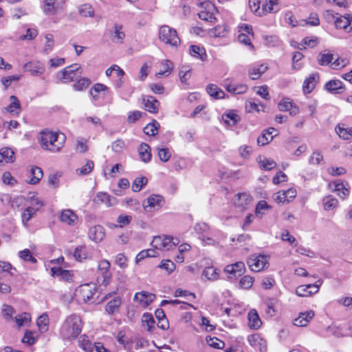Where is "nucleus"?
<instances>
[{
    "instance_id": "nucleus-40",
    "label": "nucleus",
    "mask_w": 352,
    "mask_h": 352,
    "mask_svg": "<svg viewBox=\"0 0 352 352\" xmlns=\"http://www.w3.org/2000/svg\"><path fill=\"white\" fill-rule=\"evenodd\" d=\"M333 59L335 55L327 51L320 53L318 56V62L321 65L330 64Z\"/></svg>"
},
{
    "instance_id": "nucleus-51",
    "label": "nucleus",
    "mask_w": 352,
    "mask_h": 352,
    "mask_svg": "<svg viewBox=\"0 0 352 352\" xmlns=\"http://www.w3.org/2000/svg\"><path fill=\"white\" fill-rule=\"evenodd\" d=\"M78 12L84 17H93L94 16V10L90 4L80 6Z\"/></svg>"
},
{
    "instance_id": "nucleus-15",
    "label": "nucleus",
    "mask_w": 352,
    "mask_h": 352,
    "mask_svg": "<svg viewBox=\"0 0 352 352\" xmlns=\"http://www.w3.org/2000/svg\"><path fill=\"white\" fill-rule=\"evenodd\" d=\"M142 103L144 109L151 113H157L159 111L160 102L151 96H144Z\"/></svg>"
},
{
    "instance_id": "nucleus-61",
    "label": "nucleus",
    "mask_w": 352,
    "mask_h": 352,
    "mask_svg": "<svg viewBox=\"0 0 352 352\" xmlns=\"http://www.w3.org/2000/svg\"><path fill=\"white\" fill-rule=\"evenodd\" d=\"M254 278L250 276H245L239 281L240 286L243 289H250L253 284Z\"/></svg>"
},
{
    "instance_id": "nucleus-35",
    "label": "nucleus",
    "mask_w": 352,
    "mask_h": 352,
    "mask_svg": "<svg viewBox=\"0 0 352 352\" xmlns=\"http://www.w3.org/2000/svg\"><path fill=\"white\" fill-rule=\"evenodd\" d=\"M258 162L260 168L266 170L273 169L276 165V163L272 159L267 158L264 156H259Z\"/></svg>"
},
{
    "instance_id": "nucleus-34",
    "label": "nucleus",
    "mask_w": 352,
    "mask_h": 352,
    "mask_svg": "<svg viewBox=\"0 0 352 352\" xmlns=\"http://www.w3.org/2000/svg\"><path fill=\"white\" fill-rule=\"evenodd\" d=\"M31 178L28 182L30 184H37L43 177V173L41 168L38 166H32L30 169Z\"/></svg>"
},
{
    "instance_id": "nucleus-19",
    "label": "nucleus",
    "mask_w": 352,
    "mask_h": 352,
    "mask_svg": "<svg viewBox=\"0 0 352 352\" xmlns=\"http://www.w3.org/2000/svg\"><path fill=\"white\" fill-rule=\"evenodd\" d=\"M88 235L89 239L96 243L100 242L105 236L104 229L101 226H94L89 228Z\"/></svg>"
},
{
    "instance_id": "nucleus-12",
    "label": "nucleus",
    "mask_w": 352,
    "mask_h": 352,
    "mask_svg": "<svg viewBox=\"0 0 352 352\" xmlns=\"http://www.w3.org/2000/svg\"><path fill=\"white\" fill-rule=\"evenodd\" d=\"M155 298V295L146 291L137 292L133 298L134 301L138 302L140 306L146 308L148 306Z\"/></svg>"
},
{
    "instance_id": "nucleus-52",
    "label": "nucleus",
    "mask_w": 352,
    "mask_h": 352,
    "mask_svg": "<svg viewBox=\"0 0 352 352\" xmlns=\"http://www.w3.org/2000/svg\"><path fill=\"white\" fill-rule=\"evenodd\" d=\"M49 318L47 314L41 315L37 320V325L40 331L44 333L48 330Z\"/></svg>"
},
{
    "instance_id": "nucleus-39",
    "label": "nucleus",
    "mask_w": 352,
    "mask_h": 352,
    "mask_svg": "<svg viewBox=\"0 0 352 352\" xmlns=\"http://www.w3.org/2000/svg\"><path fill=\"white\" fill-rule=\"evenodd\" d=\"M222 119L225 123L230 126L235 125L240 120L239 116L233 111L223 114Z\"/></svg>"
},
{
    "instance_id": "nucleus-20",
    "label": "nucleus",
    "mask_w": 352,
    "mask_h": 352,
    "mask_svg": "<svg viewBox=\"0 0 352 352\" xmlns=\"http://www.w3.org/2000/svg\"><path fill=\"white\" fill-rule=\"evenodd\" d=\"M226 89L234 94H242L248 91V87L243 84L234 85L228 82V80H226L223 83Z\"/></svg>"
},
{
    "instance_id": "nucleus-5",
    "label": "nucleus",
    "mask_w": 352,
    "mask_h": 352,
    "mask_svg": "<svg viewBox=\"0 0 352 352\" xmlns=\"http://www.w3.org/2000/svg\"><path fill=\"white\" fill-rule=\"evenodd\" d=\"M96 292L95 284H84L76 289L75 295L79 300L87 302L94 298Z\"/></svg>"
},
{
    "instance_id": "nucleus-58",
    "label": "nucleus",
    "mask_w": 352,
    "mask_h": 352,
    "mask_svg": "<svg viewBox=\"0 0 352 352\" xmlns=\"http://www.w3.org/2000/svg\"><path fill=\"white\" fill-rule=\"evenodd\" d=\"M228 30L225 25H217L210 30V34L214 37H223L226 36Z\"/></svg>"
},
{
    "instance_id": "nucleus-47",
    "label": "nucleus",
    "mask_w": 352,
    "mask_h": 352,
    "mask_svg": "<svg viewBox=\"0 0 352 352\" xmlns=\"http://www.w3.org/2000/svg\"><path fill=\"white\" fill-rule=\"evenodd\" d=\"M91 84V80L87 78H82L78 79L74 85V90L81 91L86 89Z\"/></svg>"
},
{
    "instance_id": "nucleus-2",
    "label": "nucleus",
    "mask_w": 352,
    "mask_h": 352,
    "mask_svg": "<svg viewBox=\"0 0 352 352\" xmlns=\"http://www.w3.org/2000/svg\"><path fill=\"white\" fill-rule=\"evenodd\" d=\"M82 321L80 316L72 314L68 316L63 322L60 334L64 340L76 338L82 331Z\"/></svg>"
},
{
    "instance_id": "nucleus-56",
    "label": "nucleus",
    "mask_w": 352,
    "mask_h": 352,
    "mask_svg": "<svg viewBox=\"0 0 352 352\" xmlns=\"http://www.w3.org/2000/svg\"><path fill=\"white\" fill-rule=\"evenodd\" d=\"M110 263L107 260H102L99 262L98 270L101 272L104 278L109 276Z\"/></svg>"
},
{
    "instance_id": "nucleus-9",
    "label": "nucleus",
    "mask_w": 352,
    "mask_h": 352,
    "mask_svg": "<svg viewBox=\"0 0 352 352\" xmlns=\"http://www.w3.org/2000/svg\"><path fill=\"white\" fill-rule=\"evenodd\" d=\"M250 270L254 272H260L268 266L267 258L264 255L252 256L248 261Z\"/></svg>"
},
{
    "instance_id": "nucleus-4",
    "label": "nucleus",
    "mask_w": 352,
    "mask_h": 352,
    "mask_svg": "<svg viewBox=\"0 0 352 352\" xmlns=\"http://www.w3.org/2000/svg\"><path fill=\"white\" fill-rule=\"evenodd\" d=\"M159 38L162 41L171 46L176 47L180 43L176 30L168 25H163L160 28Z\"/></svg>"
},
{
    "instance_id": "nucleus-30",
    "label": "nucleus",
    "mask_w": 352,
    "mask_h": 352,
    "mask_svg": "<svg viewBox=\"0 0 352 352\" xmlns=\"http://www.w3.org/2000/svg\"><path fill=\"white\" fill-rule=\"evenodd\" d=\"M138 153L140 159L144 162H148L151 159L150 146L146 143H142L138 147Z\"/></svg>"
},
{
    "instance_id": "nucleus-44",
    "label": "nucleus",
    "mask_w": 352,
    "mask_h": 352,
    "mask_svg": "<svg viewBox=\"0 0 352 352\" xmlns=\"http://www.w3.org/2000/svg\"><path fill=\"white\" fill-rule=\"evenodd\" d=\"M208 94L217 99L224 97V92L215 85H209L206 88Z\"/></svg>"
},
{
    "instance_id": "nucleus-46",
    "label": "nucleus",
    "mask_w": 352,
    "mask_h": 352,
    "mask_svg": "<svg viewBox=\"0 0 352 352\" xmlns=\"http://www.w3.org/2000/svg\"><path fill=\"white\" fill-rule=\"evenodd\" d=\"M142 322L144 324H146L147 331L151 332L155 329V320L151 314L144 313L142 316Z\"/></svg>"
},
{
    "instance_id": "nucleus-1",
    "label": "nucleus",
    "mask_w": 352,
    "mask_h": 352,
    "mask_svg": "<svg viewBox=\"0 0 352 352\" xmlns=\"http://www.w3.org/2000/svg\"><path fill=\"white\" fill-rule=\"evenodd\" d=\"M38 140L43 149L58 153L65 146L66 136L63 133L45 129L38 134Z\"/></svg>"
},
{
    "instance_id": "nucleus-48",
    "label": "nucleus",
    "mask_w": 352,
    "mask_h": 352,
    "mask_svg": "<svg viewBox=\"0 0 352 352\" xmlns=\"http://www.w3.org/2000/svg\"><path fill=\"white\" fill-rule=\"evenodd\" d=\"M217 270L213 266L207 267L203 272V275L210 280H215L219 277Z\"/></svg>"
},
{
    "instance_id": "nucleus-14",
    "label": "nucleus",
    "mask_w": 352,
    "mask_h": 352,
    "mask_svg": "<svg viewBox=\"0 0 352 352\" xmlns=\"http://www.w3.org/2000/svg\"><path fill=\"white\" fill-rule=\"evenodd\" d=\"M334 23L337 29H342L345 32L352 31V16L349 15L336 17Z\"/></svg>"
},
{
    "instance_id": "nucleus-31",
    "label": "nucleus",
    "mask_w": 352,
    "mask_h": 352,
    "mask_svg": "<svg viewBox=\"0 0 352 352\" xmlns=\"http://www.w3.org/2000/svg\"><path fill=\"white\" fill-rule=\"evenodd\" d=\"M125 37V34L122 31V25L115 24L113 26V32L112 34V41L114 43H122Z\"/></svg>"
},
{
    "instance_id": "nucleus-11",
    "label": "nucleus",
    "mask_w": 352,
    "mask_h": 352,
    "mask_svg": "<svg viewBox=\"0 0 352 352\" xmlns=\"http://www.w3.org/2000/svg\"><path fill=\"white\" fill-rule=\"evenodd\" d=\"M23 69L25 72H29L32 76H38L44 74L45 68L44 65L37 60H32L26 63Z\"/></svg>"
},
{
    "instance_id": "nucleus-18",
    "label": "nucleus",
    "mask_w": 352,
    "mask_h": 352,
    "mask_svg": "<svg viewBox=\"0 0 352 352\" xmlns=\"http://www.w3.org/2000/svg\"><path fill=\"white\" fill-rule=\"evenodd\" d=\"M63 0H45L44 11L47 14H54L62 8Z\"/></svg>"
},
{
    "instance_id": "nucleus-43",
    "label": "nucleus",
    "mask_w": 352,
    "mask_h": 352,
    "mask_svg": "<svg viewBox=\"0 0 352 352\" xmlns=\"http://www.w3.org/2000/svg\"><path fill=\"white\" fill-rule=\"evenodd\" d=\"M322 283V280L313 276H309V294H316Z\"/></svg>"
},
{
    "instance_id": "nucleus-26",
    "label": "nucleus",
    "mask_w": 352,
    "mask_h": 352,
    "mask_svg": "<svg viewBox=\"0 0 352 352\" xmlns=\"http://www.w3.org/2000/svg\"><path fill=\"white\" fill-rule=\"evenodd\" d=\"M14 160V153L8 147L2 148L0 150V164L11 163Z\"/></svg>"
},
{
    "instance_id": "nucleus-6",
    "label": "nucleus",
    "mask_w": 352,
    "mask_h": 352,
    "mask_svg": "<svg viewBox=\"0 0 352 352\" xmlns=\"http://www.w3.org/2000/svg\"><path fill=\"white\" fill-rule=\"evenodd\" d=\"M80 69V67L78 64H74L64 68L58 74L60 81L65 83L77 79L81 74V72H79Z\"/></svg>"
},
{
    "instance_id": "nucleus-10",
    "label": "nucleus",
    "mask_w": 352,
    "mask_h": 352,
    "mask_svg": "<svg viewBox=\"0 0 352 352\" xmlns=\"http://www.w3.org/2000/svg\"><path fill=\"white\" fill-rule=\"evenodd\" d=\"M234 206L239 211L248 210L252 204V197L246 193H239L233 199Z\"/></svg>"
},
{
    "instance_id": "nucleus-57",
    "label": "nucleus",
    "mask_w": 352,
    "mask_h": 352,
    "mask_svg": "<svg viewBox=\"0 0 352 352\" xmlns=\"http://www.w3.org/2000/svg\"><path fill=\"white\" fill-rule=\"evenodd\" d=\"M14 319L18 327H20L25 325L30 321V315L28 313L24 312L16 316Z\"/></svg>"
},
{
    "instance_id": "nucleus-37",
    "label": "nucleus",
    "mask_w": 352,
    "mask_h": 352,
    "mask_svg": "<svg viewBox=\"0 0 352 352\" xmlns=\"http://www.w3.org/2000/svg\"><path fill=\"white\" fill-rule=\"evenodd\" d=\"M121 303V298L120 297H115L109 302H108V303L106 305V311L109 314H113V313L118 310Z\"/></svg>"
},
{
    "instance_id": "nucleus-42",
    "label": "nucleus",
    "mask_w": 352,
    "mask_h": 352,
    "mask_svg": "<svg viewBox=\"0 0 352 352\" xmlns=\"http://www.w3.org/2000/svg\"><path fill=\"white\" fill-rule=\"evenodd\" d=\"M78 346L85 352H92L94 346L85 335H82L78 340Z\"/></svg>"
},
{
    "instance_id": "nucleus-62",
    "label": "nucleus",
    "mask_w": 352,
    "mask_h": 352,
    "mask_svg": "<svg viewBox=\"0 0 352 352\" xmlns=\"http://www.w3.org/2000/svg\"><path fill=\"white\" fill-rule=\"evenodd\" d=\"M132 221V217L126 214H120L117 219V222L119 223V226L122 228L125 226L129 225Z\"/></svg>"
},
{
    "instance_id": "nucleus-13",
    "label": "nucleus",
    "mask_w": 352,
    "mask_h": 352,
    "mask_svg": "<svg viewBox=\"0 0 352 352\" xmlns=\"http://www.w3.org/2000/svg\"><path fill=\"white\" fill-rule=\"evenodd\" d=\"M245 264L243 262H236L234 264L228 265L224 272L228 274L229 278L241 276L245 271Z\"/></svg>"
},
{
    "instance_id": "nucleus-64",
    "label": "nucleus",
    "mask_w": 352,
    "mask_h": 352,
    "mask_svg": "<svg viewBox=\"0 0 352 352\" xmlns=\"http://www.w3.org/2000/svg\"><path fill=\"white\" fill-rule=\"evenodd\" d=\"M158 156L160 160L166 162L170 160L171 154L167 148H162L158 149Z\"/></svg>"
},
{
    "instance_id": "nucleus-21",
    "label": "nucleus",
    "mask_w": 352,
    "mask_h": 352,
    "mask_svg": "<svg viewBox=\"0 0 352 352\" xmlns=\"http://www.w3.org/2000/svg\"><path fill=\"white\" fill-rule=\"evenodd\" d=\"M335 130L339 137L344 140L352 138V127H348L345 124H338Z\"/></svg>"
},
{
    "instance_id": "nucleus-60",
    "label": "nucleus",
    "mask_w": 352,
    "mask_h": 352,
    "mask_svg": "<svg viewBox=\"0 0 352 352\" xmlns=\"http://www.w3.org/2000/svg\"><path fill=\"white\" fill-rule=\"evenodd\" d=\"M94 164L92 161H88L81 168L77 169L76 172L78 175H86L91 172L94 168Z\"/></svg>"
},
{
    "instance_id": "nucleus-24",
    "label": "nucleus",
    "mask_w": 352,
    "mask_h": 352,
    "mask_svg": "<svg viewBox=\"0 0 352 352\" xmlns=\"http://www.w3.org/2000/svg\"><path fill=\"white\" fill-rule=\"evenodd\" d=\"M51 272L54 276L59 277L60 279L65 281H69L72 279L73 274L71 271L64 270L61 267H52Z\"/></svg>"
},
{
    "instance_id": "nucleus-32",
    "label": "nucleus",
    "mask_w": 352,
    "mask_h": 352,
    "mask_svg": "<svg viewBox=\"0 0 352 352\" xmlns=\"http://www.w3.org/2000/svg\"><path fill=\"white\" fill-rule=\"evenodd\" d=\"M279 10L278 0H266L265 4L263 5L261 12L264 13H275Z\"/></svg>"
},
{
    "instance_id": "nucleus-63",
    "label": "nucleus",
    "mask_w": 352,
    "mask_h": 352,
    "mask_svg": "<svg viewBox=\"0 0 352 352\" xmlns=\"http://www.w3.org/2000/svg\"><path fill=\"white\" fill-rule=\"evenodd\" d=\"M14 312V309L8 305H3L2 308V314L6 320H10L12 318V316Z\"/></svg>"
},
{
    "instance_id": "nucleus-55",
    "label": "nucleus",
    "mask_w": 352,
    "mask_h": 352,
    "mask_svg": "<svg viewBox=\"0 0 352 352\" xmlns=\"http://www.w3.org/2000/svg\"><path fill=\"white\" fill-rule=\"evenodd\" d=\"M293 324L298 327H306L308 324V311L300 313L299 316L294 320Z\"/></svg>"
},
{
    "instance_id": "nucleus-27",
    "label": "nucleus",
    "mask_w": 352,
    "mask_h": 352,
    "mask_svg": "<svg viewBox=\"0 0 352 352\" xmlns=\"http://www.w3.org/2000/svg\"><path fill=\"white\" fill-rule=\"evenodd\" d=\"M248 324L251 329H257L261 327L262 324L259 316L255 309H252L250 311L248 314Z\"/></svg>"
},
{
    "instance_id": "nucleus-28",
    "label": "nucleus",
    "mask_w": 352,
    "mask_h": 352,
    "mask_svg": "<svg viewBox=\"0 0 352 352\" xmlns=\"http://www.w3.org/2000/svg\"><path fill=\"white\" fill-rule=\"evenodd\" d=\"M189 53L192 56L202 61L206 60L207 58L205 49L197 45H190L189 47Z\"/></svg>"
},
{
    "instance_id": "nucleus-50",
    "label": "nucleus",
    "mask_w": 352,
    "mask_h": 352,
    "mask_svg": "<svg viewBox=\"0 0 352 352\" xmlns=\"http://www.w3.org/2000/svg\"><path fill=\"white\" fill-rule=\"evenodd\" d=\"M19 256L25 262H30L31 263H36L37 260L33 256L32 252L29 249H25L19 252Z\"/></svg>"
},
{
    "instance_id": "nucleus-45",
    "label": "nucleus",
    "mask_w": 352,
    "mask_h": 352,
    "mask_svg": "<svg viewBox=\"0 0 352 352\" xmlns=\"http://www.w3.org/2000/svg\"><path fill=\"white\" fill-rule=\"evenodd\" d=\"M10 104L6 108L7 111L12 113H18L21 108L19 100L16 96H11L10 97Z\"/></svg>"
},
{
    "instance_id": "nucleus-7",
    "label": "nucleus",
    "mask_w": 352,
    "mask_h": 352,
    "mask_svg": "<svg viewBox=\"0 0 352 352\" xmlns=\"http://www.w3.org/2000/svg\"><path fill=\"white\" fill-rule=\"evenodd\" d=\"M164 203L162 196L151 195L142 203L143 208L146 212H153L159 210Z\"/></svg>"
},
{
    "instance_id": "nucleus-25",
    "label": "nucleus",
    "mask_w": 352,
    "mask_h": 352,
    "mask_svg": "<svg viewBox=\"0 0 352 352\" xmlns=\"http://www.w3.org/2000/svg\"><path fill=\"white\" fill-rule=\"evenodd\" d=\"M278 108L283 111H290V114H296L298 112V108L293 105L292 100L290 98H283L278 104Z\"/></svg>"
},
{
    "instance_id": "nucleus-33",
    "label": "nucleus",
    "mask_w": 352,
    "mask_h": 352,
    "mask_svg": "<svg viewBox=\"0 0 352 352\" xmlns=\"http://www.w3.org/2000/svg\"><path fill=\"white\" fill-rule=\"evenodd\" d=\"M173 69V63L169 60H165L162 62L161 69L156 74V76L160 78L162 76H168Z\"/></svg>"
},
{
    "instance_id": "nucleus-38",
    "label": "nucleus",
    "mask_w": 352,
    "mask_h": 352,
    "mask_svg": "<svg viewBox=\"0 0 352 352\" xmlns=\"http://www.w3.org/2000/svg\"><path fill=\"white\" fill-rule=\"evenodd\" d=\"M109 88L104 84L96 83L90 89L89 94L94 101L99 100V94L102 91H107Z\"/></svg>"
},
{
    "instance_id": "nucleus-29",
    "label": "nucleus",
    "mask_w": 352,
    "mask_h": 352,
    "mask_svg": "<svg viewBox=\"0 0 352 352\" xmlns=\"http://www.w3.org/2000/svg\"><path fill=\"white\" fill-rule=\"evenodd\" d=\"M267 66L264 64L255 65L249 69V76L252 80L258 79L267 71Z\"/></svg>"
},
{
    "instance_id": "nucleus-22",
    "label": "nucleus",
    "mask_w": 352,
    "mask_h": 352,
    "mask_svg": "<svg viewBox=\"0 0 352 352\" xmlns=\"http://www.w3.org/2000/svg\"><path fill=\"white\" fill-rule=\"evenodd\" d=\"M60 221L68 225H74L78 221L77 215L72 210H65L62 212L59 217Z\"/></svg>"
},
{
    "instance_id": "nucleus-49",
    "label": "nucleus",
    "mask_w": 352,
    "mask_h": 352,
    "mask_svg": "<svg viewBox=\"0 0 352 352\" xmlns=\"http://www.w3.org/2000/svg\"><path fill=\"white\" fill-rule=\"evenodd\" d=\"M147 182L148 179L145 177H137L134 179L132 184V190L134 192H139L144 186H146Z\"/></svg>"
},
{
    "instance_id": "nucleus-54",
    "label": "nucleus",
    "mask_w": 352,
    "mask_h": 352,
    "mask_svg": "<svg viewBox=\"0 0 352 352\" xmlns=\"http://www.w3.org/2000/svg\"><path fill=\"white\" fill-rule=\"evenodd\" d=\"M159 126L160 124L156 120H153L144 128V132L148 135H155Z\"/></svg>"
},
{
    "instance_id": "nucleus-23",
    "label": "nucleus",
    "mask_w": 352,
    "mask_h": 352,
    "mask_svg": "<svg viewBox=\"0 0 352 352\" xmlns=\"http://www.w3.org/2000/svg\"><path fill=\"white\" fill-rule=\"evenodd\" d=\"M322 206L325 211H332L339 206V201L333 195H328L323 198Z\"/></svg>"
},
{
    "instance_id": "nucleus-16",
    "label": "nucleus",
    "mask_w": 352,
    "mask_h": 352,
    "mask_svg": "<svg viewBox=\"0 0 352 352\" xmlns=\"http://www.w3.org/2000/svg\"><path fill=\"white\" fill-rule=\"evenodd\" d=\"M214 5L211 2H206V9L201 10L198 14L199 19L210 23H214L216 17L214 15Z\"/></svg>"
},
{
    "instance_id": "nucleus-36",
    "label": "nucleus",
    "mask_w": 352,
    "mask_h": 352,
    "mask_svg": "<svg viewBox=\"0 0 352 352\" xmlns=\"http://www.w3.org/2000/svg\"><path fill=\"white\" fill-rule=\"evenodd\" d=\"M325 89L331 93H338L339 90L343 89V82L339 80H331L325 84Z\"/></svg>"
},
{
    "instance_id": "nucleus-41",
    "label": "nucleus",
    "mask_w": 352,
    "mask_h": 352,
    "mask_svg": "<svg viewBox=\"0 0 352 352\" xmlns=\"http://www.w3.org/2000/svg\"><path fill=\"white\" fill-rule=\"evenodd\" d=\"M89 252L87 248L85 245H80L77 247L74 251V256L76 260L82 261L88 258Z\"/></svg>"
},
{
    "instance_id": "nucleus-53",
    "label": "nucleus",
    "mask_w": 352,
    "mask_h": 352,
    "mask_svg": "<svg viewBox=\"0 0 352 352\" xmlns=\"http://www.w3.org/2000/svg\"><path fill=\"white\" fill-rule=\"evenodd\" d=\"M206 340L208 345L214 349H221L225 346V343L216 337H206Z\"/></svg>"
},
{
    "instance_id": "nucleus-59",
    "label": "nucleus",
    "mask_w": 352,
    "mask_h": 352,
    "mask_svg": "<svg viewBox=\"0 0 352 352\" xmlns=\"http://www.w3.org/2000/svg\"><path fill=\"white\" fill-rule=\"evenodd\" d=\"M54 44V37L52 34H47L45 36V43L43 47V52L46 54L52 51Z\"/></svg>"
},
{
    "instance_id": "nucleus-3",
    "label": "nucleus",
    "mask_w": 352,
    "mask_h": 352,
    "mask_svg": "<svg viewBox=\"0 0 352 352\" xmlns=\"http://www.w3.org/2000/svg\"><path fill=\"white\" fill-rule=\"evenodd\" d=\"M179 243L178 238L170 236H156L153 237L151 245L155 249L161 251H168L175 248Z\"/></svg>"
},
{
    "instance_id": "nucleus-17",
    "label": "nucleus",
    "mask_w": 352,
    "mask_h": 352,
    "mask_svg": "<svg viewBox=\"0 0 352 352\" xmlns=\"http://www.w3.org/2000/svg\"><path fill=\"white\" fill-rule=\"evenodd\" d=\"M248 341L251 346L258 349L261 352H265L266 341L259 334L255 333L249 336Z\"/></svg>"
},
{
    "instance_id": "nucleus-8",
    "label": "nucleus",
    "mask_w": 352,
    "mask_h": 352,
    "mask_svg": "<svg viewBox=\"0 0 352 352\" xmlns=\"http://www.w3.org/2000/svg\"><path fill=\"white\" fill-rule=\"evenodd\" d=\"M328 187L331 191L336 192L342 199H346L349 195L350 188L347 183L344 184L342 182L333 181L329 183Z\"/></svg>"
}]
</instances>
